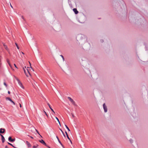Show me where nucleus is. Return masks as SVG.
<instances>
[{
  "instance_id": "nucleus-38",
  "label": "nucleus",
  "mask_w": 148,
  "mask_h": 148,
  "mask_svg": "<svg viewBox=\"0 0 148 148\" xmlns=\"http://www.w3.org/2000/svg\"><path fill=\"white\" fill-rule=\"evenodd\" d=\"M54 114H55L53 112V113L52 114H53V115H54Z\"/></svg>"
},
{
  "instance_id": "nucleus-13",
  "label": "nucleus",
  "mask_w": 148,
  "mask_h": 148,
  "mask_svg": "<svg viewBox=\"0 0 148 148\" xmlns=\"http://www.w3.org/2000/svg\"><path fill=\"white\" fill-rule=\"evenodd\" d=\"M7 62L8 63V64H9V65L10 67L12 68V66L9 60L8 59H7Z\"/></svg>"
},
{
  "instance_id": "nucleus-2",
  "label": "nucleus",
  "mask_w": 148,
  "mask_h": 148,
  "mask_svg": "<svg viewBox=\"0 0 148 148\" xmlns=\"http://www.w3.org/2000/svg\"><path fill=\"white\" fill-rule=\"evenodd\" d=\"M16 79L18 81V84L22 88H24V87H23V85H22V84L21 83V82L20 81V80L19 79Z\"/></svg>"
},
{
  "instance_id": "nucleus-34",
  "label": "nucleus",
  "mask_w": 148,
  "mask_h": 148,
  "mask_svg": "<svg viewBox=\"0 0 148 148\" xmlns=\"http://www.w3.org/2000/svg\"><path fill=\"white\" fill-rule=\"evenodd\" d=\"M65 126L66 127V128L67 127H68L66 125H65Z\"/></svg>"
},
{
  "instance_id": "nucleus-4",
  "label": "nucleus",
  "mask_w": 148,
  "mask_h": 148,
  "mask_svg": "<svg viewBox=\"0 0 148 148\" xmlns=\"http://www.w3.org/2000/svg\"><path fill=\"white\" fill-rule=\"evenodd\" d=\"M39 141H40V143H42V144L44 145H46V146H47L49 148H51L49 147V146H47V145L46 144L45 142H44V141L42 139L41 140H40Z\"/></svg>"
},
{
  "instance_id": "nucleus-33",
  "label": "nucleus",
  "mask_w": 148,
  "mask_h": 148,
  "mask_svg": "<svg viewBox=\"0 0 148 148\" xmlns=\"http://www.w3.org/2000/svg\"><path fill=\"white\" fill-rule=\"evenodd\" d=\"M30 137L31 138H32V139H33V138L31 136H30Z\"/></svg>"
},
{
  "instance_id": "nucleus-41",
  "label": "nucleus",
  "mask_w": 148,
  "mask_h": 148,
  "mask_svg": "<svg viewBox=\"0 0 148 148\" xmlns=\"http://www.w3.org/2000/svg\"><path fill=\"white\" fill-rule=\"evenodd\" d=\"M22 18L23 19H24L23 17V16H22Z\"/></svg>"
},
{
  "instance_id": "nucleus-14",
  "label": "nucleus",
  "mask_w": 148,
  "mask_h": 148,
  "mask_svg": "<svg viewBox=\"0 0 148 148\" xmlns=\"http://www.w3.org/2000/svg\"><path fill=\"white\" fill-rule=\"evenodd\" d=\"M55 118L57 119V121L58 122L59 124H60V122L59 121V119H58V118L57 117H55Z\"/></svg>"
},
{
  "instance_id": "nucleus-29",
  "label": "nucleus",
  "mask_w": 148,
  "mask_h": 148,
  "mask_svg": "<svg viewBox=\"0 0 148 148\" xmlns=\"http://www.w3.org/2000/svg\"><path fill=\"white\" fill-rule=\"evenodd\" d=\"M72 116L73 117H75V116H74V115H73V114H72Z\"/></svg>"
},
{
  "instance_id": "nucleus-10",
  "label": "nucleus",
  "mask_w": 148,
  "mask_h": 148,
  "mask_svg": "<svg viewBox=\"0 0 148 148\" xmlns=\"http://www.w3.org/2000/svg\"><path fill=\"white\" fill-rule=\"evenodd\" d=\"M73 10L74 12H75V14H77L78 13V11H77V9L76 8H74Z\"/></svg>"
},
{
  "instance_id": "nucleus-18",
  "label": "nucleus",
  "mask_w": 148,
  "mask_h": 148,
  "mask_svg": "<svg viewBox=\"0 0 148 148\" xmlns=\"http://www.w3.org/2000/svg\"><path fill=\"white\" fill-rule=\"evenodd\" d=\"M60 130L62 132V133L63 135L64 136V137H65V135L63 132L62 131V130L61 129H60Z\"/></svg>"
},
{
  "instance_id": "nucleus-28",
  "label": "nucleus",
  "mask_w": 148,
  "mask_h": 148,
  "mask_svg": "<svg viewBox=\"0 0 148 148\" xmlns=\"http://www.w3.org/2000/svg\"><path fill=\"white\" fill-rule=\"evenodd\" d=\"M10 5L11 7V8H13V7H12V5H11V3H10Z\"/></svg>"
},
{
  "instance_id": "nucleus-20",
  "label": "nucleus",
  "mask_w": 148,
  "mask_h": 148,
  "mask_svg": "<svg viewBox=\"0 0 148 148\" xmlns=\"http://www.w3.org/2000/svg\"><path fill=\"white\" fill-rule=\"evenodd\" d=\"M60 56L62 57V58L63 61H64V59L63 56L62 55H60Z\"/></svg>"
},
{
  "instance_id": "nucleus-5",
  "label": "nucleus",
  "mask_w": 148,
  "mask_h": 148,
  "mask_svg": "<svg viewBox=\"0 0 148 148\" xmlns=\"http://www.w3.org/2000/svg\"><path fill=\"white\" fill-rule=\"evenodd\" d=\"M6 99L7 100H8L10 101L11 102H12L13 104L14 105H15V103L10 98L8 97H6Z\"/></svg>"
},
{
  "instance_id": "nucleus-16",
  "label": "nucleus",
  "mask_w": 148,
  "mask_h": 148,
  "mask_svg": "<svg viewBox=\"0 0 148 148\" xmlns=\"http://www.w3.org/2000/svg\"><path fill=\"white\" fill-rule=\"evenodd\" d=\"M38 145H34L33 146V148H37V147H38Z\"/></svg>"
},
{
  "instance_id": "nucleus-36",
  "label": "nucleus",
  "mask_w": 148,
  "mask_h": 148,
  "mask_svg": "<svg viewBox=\"0 0 148 148\" xmlns=\"http://www.w3.org/2000/svg\"><path fill=\"white\" fill-rule=\"evenodd\" d=\"M66 128L67 129V130H68L69 129V127H67Z\"/></svg>"
},
{
  "instance_id": "nucleus-22",
  "label": "nucleus",
  "mask_w": 148,
  "mask_h": 148,
  "mask_svg": "<svg viewBox=\"0 0 148 148\" xmlns=\"http://www.w3.org/2000/svg\"><path fill=\"white\" fill-rule=\"evenodd\" d=\"M15 45H16L17 49H19V47L17 44L16 43H15Z\"/></svg>"
},
{
  "instance_id": "nucleus-39",
  "label": "nucleus",
  "mask_w": 148,
  "mask_h": 148,
  "mask_svg": "<svg viewBox=\"0 0 148 148\" xmlns=\"http://www.w3.org/2000/svg\"><path fill=\"white\" fill-rule=\"evenodd\" d=\"M36 131L38 133V134H39V133L37 131V130H36Z\"/></svg>"
},
{
  "instance_id": "nucleus-12",
  "label": "nucleus",
  "mask_w": 148,
  "mask_h": 148,
  "mask_svg": "<svg viewBox=\"0 0 148 148\" xmlns=\"http://www.w3.org/2000/svg\"><path fill=\"white\" fill-rule=\"evenodd\" d=\"M66 134V136L67 138L69 139V140L70 141V142H71V143H72V142L71 141V139H70L69 138V136H68V135L67 133V132H65Z\"/></svg>"
},
{
  "instance_id": "nucleus-30",
  "label": "nucleus",
  "mask_w": 148,
  "mask_h": 148,
  "mask_svg": "<svg viewBox=\"0 0 148 148\" xmlns=\"http://www.w3.org/2000/svg\"><path fill=\"white\" fill-rule=\"evenodd\" d=\"M19 105L20 107H21V104L20 103H19Z\"/></svg>"
},
{
  "instance_id": "nucleus-15",
  "label": "nucleus",
  "mask_w": 148,
  "mask_h": 148,
  "mask_svg": "<svg viewBox=\"0 0 148 148\" xmlns=\"http://www.w3.org/2000/svg\"><path fill=\"white\" fill-rule=\"evenodd\" d=\"M12 140V138L11 137H9V138H8V140L9 141L11 142Z\"/></svg>"
},
{
  "instance_id": "nucleus-35",
  "label": "nucleus",
  "mask_w": 148,
  "mask_h": 148,
  "mask_svg": "<svg viewBox=\"0 0 148 148\" xmlns=\"http://www.w3.org/2000/svg\"><path fill=\"white\" fill-rule=\"evenodd\" d=\"M21 53L23 54L24 55V53L23 52H21Z\"/></svg>"
},
{
  "instance_id": "nucleus-23",
  "label": "nucleus",
  "mask_w": 148,
  "mask_h": 148,
  "mask_svg": "<svg viewBox=\"0 0 148 148\" xmlns=\"http://www.w3.org/2000/svg\"><path fill=\"white\" fill-rule=\"evenodd\" d=\"M29 62V63L30 64V68L32 70V71H34V70L33 69H32V68L31 66V63H30V62Z\"/></svg>"
},
{
  "instance_id": "nucleus-9",
  "label": "nucleus",
  "mask_w": 148,
  "mask_h": 148,
  "mask_svg": "<svg viewBox=\"0 0 148 148\" xmlns=\"http://www.w3.org/2000/svg\"><path fill=\"white\" fill-rule=\"evenodd\" d=\"M26 143L27 145V147H31V145L28 141H27L26 142Z\"/></svg>"
},
{
  "instance_id": "nucleus-19",
  "label": "nucleus",
  "mask_w": 148,
  "mask_h": 148,
  "mask_svg": "<svg viewBox=\"0 0 148 148\" xmlns=\"http://www.w3.org/2000/svg\"><path fill=\"white\" fill-rule=\"evenodd\" d=\"M27 72L28 73H29V75H31L30 73V72L29 70L28 69H27Z\"/></svg>"
},
{
  "instance_id": "nucleus-42",
  "label": "nucleus",
  "mask_w": 148,
  "mask_h": 148,
  "mask_svg": "<svg viewBox=\"0 0 148 148\" xmlns=\"http://www.w3.org/2000/svg\"><path fill=\"white\" fill-rule=\"evenodd\" d=\"M5 47H6V46H4Z\"/></svg>"
},
{
  "instance_id": "nucleus-17",
  "label": "nucleus",
  "mask_w": 148,
  "mask_h": 148,
  "mask_svg": "<svg viewBox=\"0 0 148 148\" xmlns=\"http://www.w3.org/2000/svg\"><path fill=\"white\" fill-rule=\"evenodd\" d=\"M58 140L59 142L60 143V144H61V145L62 146V147H64V146L62 144V143H61V142L60 141V140L59 139Z\"/></svg>"
},
{
  "instance_id": "nucleus-21",
  "label": "nucleus",
  "mask_w": 148,
  "mask_h": 148,
  "mask_svg": "<svg viewBox=\"0 0 148 148\" xmlns=\"http://www.w3.org/2000/svg\"><path fill=\"white\" fill-rule=\"evenodd\" d=\"M8 143V144L9 145H10L12 146V147H14V148H15V147L13 145H12V144H11V143Z\"/></svg>"
},
{
  "instance_id": "nucleus-24",
  "label": "nucleus",
  "mask_w": 148,
  "mask_h": 148,
  "mask_svg": "<svg viewBox=\"0 0 148 148\" xmlns=\"http://www.w3.org/2000/svg\"><path fill=\"white\" fill-rule=\"evenodd\" d=\"M43 111H44V113L45 114V115L47 116V117H48V115H47V113L46 112L45 110H44Z\"/></svg>"
},
{
  "instance_id": "nucleus-40",
  "label": "nucleus",
  "mask_w": 148,
  "mask_h": 148,
  "mask_svg": "<svg viewBox=\"0 0 148 148\" xmlns=\"http://www.w3.org/2000/svg\"><path fill=\"white\" fill-rule=\"evenodd\" d=\"M103 42V40H101V42Z\"/></svg>"
},
{
  "instance_id": "nucleus-11",
  "label": "nucleus",
  "mask_w": 148,
  "mask_h": 148,
  "mask_svg": "<svg viewBox=\"0 0 148 148\" xmlns=\"http://www.w3.org/2000/svg\"><path fill=\"white\" fill-rule=\"evenodd\" d=\"M25 68H26V67L25 66V68L24 67H23V69L25 75H26V76L27 77H28V75L26 73V71H25Z\"/></svg>"
},
{
  "instance_id": "nucleus-32",
  "label": "nucleus",
  "mask_w": 148,
  "mask_h": 148,
  "mask_svg": "<svg viewBox=\"0 0 148 148\" xmlns=\"http://www.w3.org/2000/svg\"><path fill=\"white\" fill-rule=\"evenodd\" d=\"M8 93L9 94H10V91H8Z\"/></svg>"
},
{
  "instance_id": "nucleus-26",
  "label": "nucleus",
  "mask_w": 148,
  "mask_h": 148,
  "mask_svg": "<svg viewBox=\"0 0 148 148\" xmlns=\"http://www.w3.org/2000/svg\"><path fill=\"white\" fill-rule=\"evenodd\" d=\"M15 139H12V140L11 142H14V141H15Z\"/></svg>"
},
{
  "instance_id": "nucleus-27",
  "label": "nucleus",
  "mask_w": 148,
  "mask_h": 148,
  "mask_svg": "<svg viewBox=\"0 0 148 148\" xmlns=\"http://www.w3.org/2000/svg\"><path fill=\"white\" fill-rule=\"evenodd\" d=\"M14 66L16 68H17V66H16V65L15 64H14Z\"/></svg>"
},
{
  "instance_id": "nucleus-25",
  "label": "nucleus",
  "mask_w": 148,
  "mask_h": 148,
  "mask_svg": "<svg viewBox=\"0 0 148 148\" xmlns=\"http://www.w3.org/2000/svg\"><path fill=\"white\" fill-rule=\"evenodd\" d=\"M4 85H5L6 87L7 86V85L6 84V83L5 82L4 83Z\"/></svg>"
},
{
  "instance_id": "nucleus-1",
  "label": "nucleus",
  "mask_w": 148,
  "mask_h": 148,
  "mask_svg": "<svg viewBox=\"0 0 148 148\" xmlns=\"http://www.w3.org/2000/svg\"><path fill=\"white\" fill-rule=\"evenodd\" d=\"M67 98L75 106L76 105L75 101L71 98L69 97H68Z\"/></svg>"
},
{
  "instance_id": "nucleus-6",
  "label": "nucleus",
  "mask_w": 148,
  "mask_h": 148,
  "mask_svg": "<svg viewBox=\"0 0 148 148\" xmlns=\"http://www.w3.org/2000/svg\"><path fill=\"white\" fill-rule=\"evenodd\" d=\"M5 129L3 128H1L0 129V133H3L5 132Z\"/></svg>"
},
{
  "instance_id": "nucleus-8",
  "label": "nucleus",
  "mask_w": 148,
  "mask_h": 148,
  "mask_svg": "<svg viewBox=\"0 0 148 148\" xmlns=\"http://www.w3.org/2000/svg\"><path fill=\"white\" fill-rule=\"evenodd\" d=\"M2 138V141L3 143L5 141V139L4 137V136L1 134H0Z\"/></svg>"
},
{
  "instance_id": "nucleus-3",
  "label": "nucleus",
  "mask_w": 148,
  "mask_h": 148,
  "mask_svg": "<svg viewBox=\"0 0 148 148\" xmlns=\"http://www.w3.org/2000/svg\"><path fill=\"white\" fill-rule=\"evenodd\" d=\"M103 107L104 110L105 112H107V106H106L105 103L103 104Z\"/></svg>"
},
{
  "instance_id": "nucleus-37",
  "label": "nucleus",
  "mask_w": 148,
  "mask_h": 148,
  "mask_svg": "<svg viewBox=\"0 0 148 148\" xmlns=\"http://www.w3.org/2000/svg\"><path fill=\"white\" fill-rule=\"evenodd\" d=\"M68 131H70V130L69 129H68Z\"/></svg>"
},
{
  "instance_id": "nucleus-7",
  "label": "nucleus",
  "mask_w": 148,
  "mask_h": 148,
  "mask_svg": "<svg viewBox=\"0 0 148 148\" xmlns=\"http://www.w3.org/2000/svg\"><path fill=\"white\" fill-rule=\"evenodd\" d=\"M47 104L49 106V107L50 109L53 112H54V114H55V112H54L53 110L52 109V108H51L50 104L49 103H47Z\"/></svg>"
},
{
  "instance_id": "nucleus-31",
  "label": "nucleus",
  "mask_w": 148,
  "mask_h": 148,
  "mask_svg": "<svg viewBox=\"0 0 148 148\" xmlns=\"http://www.w3.org/2000/svg\"><path fill=\"white\" fill-rule=\"evenodd\" d=\"M56 138H57L58 140L59 139L58 137L57 136H56Z\"/></svg>"
}]
</instances>
